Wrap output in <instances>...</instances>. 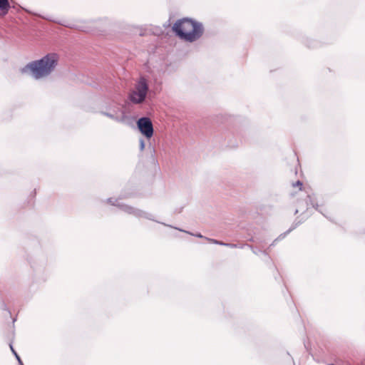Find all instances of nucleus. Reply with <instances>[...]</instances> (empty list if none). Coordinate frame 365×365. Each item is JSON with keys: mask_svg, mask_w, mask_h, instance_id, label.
<instances>
[{"mask_svg": "<svg viewBox=\"0 0 365 365\" xmlns=\"http://www.w3.org/2000/svg\"><path fill=\"white\" fill-rule=\"evenodd\" d=\"M58 62V56L49 53L41 58L33 61L21 68L23 74L30 73L35 79H40L49 76L56 68Z\"/></svg>", "mask_w": 365, "mask_h": 365, "instance_id": "nucleus-1", "label": "nucleus"}, {"mask_svg": "<svg viewBox=\"0 0 365 365\" xmlns=\"http://www.w3.org/2000/svg\"><path fill=\"white\" fill-rule=\"evenodd\" d=\"M172 29L180 39L190 43L198 40L204 33L202 24L190 18L178 19Z\"/></svg>", "mask_w": 365, "mask_h": 365, "instance_id": "nucleus-2", "label": "nucleus"}, {"mask_svg": "<svg viewBox=\"0 0 365 365\" xmlns=\"http://www.w3.org/2000/svg\"><path fill=\"white\" fill-rule=\"evenodd\" d=\"M148 91V81L145 77L141 76L130 91L128 99L133 104H141L145 101Z\"/></svg>", "mask_w": 365, "mask_h": 365, "instance_id": "nucleus-3", "label": "nucleus"}, {"mask_svg": "<svg viewBox=\"0 0 365 365\" xmlns=\"http://www.w3.org/2000/svg\"><path fill=\"white\" fill-rule=\"evenodd\" d=\"M120 198L114 199L113 197H110L107 200L108 202H109L112 205L119 207V209L120 210H122L123 212L128 213L129 215H132L135 216V217H143V218L148 219L149 220H152V221H155L158 223H161L165 226H168V227H173L171 225H166L165 223L160 222L155 220L152 214L147 212L145 211H143L142 210L133 207L128 205L121 203L120 202Z\"/></svg>", "mask_w": 365, "mask_h": 365, "instance_id": "nucleus-4", "label": "nucleus"}, {"mask_svg": "<svg viewBox=\"0 0 365 365\" xmlns=\"http://www.w3.org/2000/svg\"><path fill=\"white\" fill-rule=\"evenodd\" d=\"M315 196L314 194H309L306 195V197L303 200L298 201V208L296 209L294 214L298 213L299 210H307L309 207H312L316 210L322 213L324 217H327V216L324 212V210L319 208V205L315 202Z\"/></svg>", "mask_w": 365, "mask_h": 365, "instance_id": "nucleus-5", "label": "nucleus"}, {"mask_svg": "<svg viewBox=\"0 0 365 365\" xmlns=\"http://www.w3.org/2000/svg\"><path fill=\"white\" fill-rule=\"evenodd\" d=\"M137 126L141 134L150 139L153 135V125L148 117L140 118L137 121Z\"/></svg>", "mask_w": 365, "mask_h": 365, "instance_id": "nucleus-6", "label": "nucleus"}, {"mask_svg": "<svg viewBox=\"0 0 365 365\" xmlns=\"http://www.w3.org/2000/svg\"><path fill=\"white\" fill-rule=\"evenodd\" d=\"M11 5L9 0H0V16H5L8 14Z\"/></svg>", "mask_w": 365, "mask_h": 365, "instance_id": "nucleus-7", "label": "nucleus"}, {"mask_svg": "<svg viewBox=\"0 0 365 365\" xmlns=\"http://www.w3.org/2000/svg\"><path fill=\"white\" fill-rule=\"evenodd\" d=\"M104 115L117 121V122H123L124 120V115H123L121 117L115 116L113 114H111L110 113L103 112L102 113Z\"/></svg>", "mask_w": 365, "mask_h": 365, "instance_id": "nucleus-8", "label": "nucleus"}, {"mask_svg": "<svg viewBox=\"0 0 365 365\" xmlns=\"http://www.w3.org/2000/svg\"><path fill=\"white\" fill-rule=\"evenodd\" d=\"M10 348H11L12 353L14 354V355L16 356V359L18 360L19 365H24L20 356L18 355L16 351L14 350V349L13 348V346L11 344H10Z\"/></svg>", "mask_w": 365, "mask_h": 365, "instance_id": "nucleus-9", "label": "nucleus"}, {"mask_svg": "<svg viewBox=\"0 0 365 365\" xmlns=\"http://www.w3.org/2000/svg\"><path fill=\"white\" fill-rule=\"evenodd\" d=\"M247 246L252 250L253 253L257 255H259V252L263 253L265 256L268 255L266 251L256 250L252 245H247Z\"/></svg>", "mask_w": 365, "mask_h": 365, "instance_id": "nucleus-10", "label": "nucleus"}, {"mask_svg": "<svg viewBox=\"0 0 365 365\" xmlns=\"http://www.w3.org/2000/svg\"><path fill=\"white\" fill-rule=\"evenodd\" d=\"M174 228H175V229H176V230H179V231H180V232H186V233H188V234H190V235H191L195 236V237H199V238H202V237H202V235L200 233H197V234H192V233H191V232H190L185 231V230H182V229H180V228H178V227H174Z\"/></svg>", "mask_w": 365, "mask_h": 365, "instance_id": "nucleus-11", "label": "nucleus"}, {"mask_svg": "<svg viewBox=\"0 0 365 365\" xmlns=\"http://www.w3.org/2000/svg\"><path fill=\"white\" fill-rule=\"evenodd\" d=\"M225 246H226V247H231V248H237V247L242 248L245 245H243V246H239V245H237V244L225 243Z\"/></svg>", "mask_w": 365, "mask_h": 365, "instance_id": "nucleus-12", "label": "nucleus"}, {"mask_svg": "<svg viewBox=\"0 0 365 365\" xmlns=\"http://www.w3.org/2000/svg\"><path fill=\"white\" fill-rule=\"evenodd\" d=\"M207 240L212 242V243L214 244H216V245H223L225 246V242H220V241H218L217 240H214V239H208L207 238Z\"/></svg>", "mask_w": 365, "mask_h": 365, "instance_id": "nucleus-13", "label": "nucleus"}, {"mask_svg": "<svg viewBox=\"0 0 365 365\" xmlns=\"http://www.w3.org/2000/svg\"><path fill=\"white\" fill-rule=\"evenodd\" d=\"M139 143H140V150H143L145 148L144 140L143 138H140Z\"/></svg>", "mask_w": 365, "mask_h": 365, "instance_id": "nucleus-14", "label": "nucleus"}, {"mask_svg": "<svg viewBox=\"0 0 365 365\" xmlns=\"http://www.w3.org/2000/svg\"><path fill=\"white\" fill-rule=\"evenodd\" d=\"M293 186H299V190H301L302 188V182L300 180H297L295 183L293 184Z\"/></svg>", "mask_w": 365, "mask_h": 365, "instance_id": "nucleus-15", "label": "nucleus"}, {"mask_svg": "<svg viewBox=\"0 0 365 365\" xmlns=\"http://www.w3.org/2000/svg\"><path fill=\"white\" fill-rule=\"evenodd\" d=\"M292 229H289L287 231V232H285L284 235H281L279 236V237H284V236L286 235L287 233L289 232Z\"/></svg>", "mask_w": 365, "mask_h": 365, "instance_id": "nucleus-16", "label": "nucleus"}, {"mask_svg": "<svg viewBox=\"0 0 365 365\" xmlns=\"http://www.w3.org/2000/svg\"><path fill=\"white\" fill-rule=\"evenodd\" d=\"M41 18L44 19H47V20H49V21H53L51 19L47 17V16H41Z\"/></svg>", "mask_w": 365, "mask_h": 365, "instance_id": "nucleus-17", "label": "nucleus"}, {"mask_svg": "<svg viewBox=\"0 0 365 365\" xmlns=\"http://www.w3.org/2000/svg\"><path fill=\"white\" fill-rule=\"evenodd\" d=\"M4 309H5V310H6V311H8L9 312V309H8V308H7L6 304H4Z\"/></svg>", "mask_w": 365, "mask_h": 365, "instance_id": "nucleus-18", "label": "nucleus"}, {"mask_svg": "<svg viewBox=\"0 0 365 365\" xmlns=\"http://www.w3.org/2000/svg\"><path fill=\"white\" fill-rule=\"evenodd\" d=\"M328 365H335V364H328Z\"/></svg>", "mask_w": 365, "mask_h": 365, "instance_id": "nucleus-19", "label": "nucleus"}]
</instances>
